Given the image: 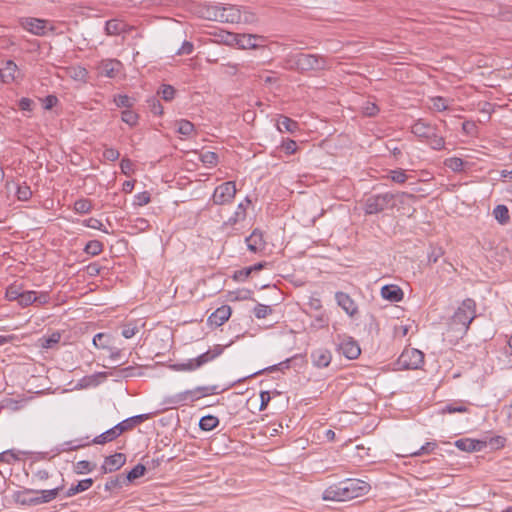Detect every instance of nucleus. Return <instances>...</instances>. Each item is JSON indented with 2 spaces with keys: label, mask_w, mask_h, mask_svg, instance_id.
Masks as SVG:
<instances>
[{
  "label": "nucleus",
  "mask_w": 512,
  "mask_h": 512,
  "mask_svg": "<svg viewBox=\"0 0 512 512\" xmlns=\"http://www.w3.org/2000/svg\"><path fill=\"white\" fill-rule=\"evenodd\" d=\"M381 296L390 302H400L404 293L398 285L389 284L381 288Z\"/></svg>",
  "instance_id": "18"
},
{
  "label": "nucleus",
  "mask_w": 512,
  "mask_h": 512,
  "mask_svg": "<svg viewBox=\"0 0 512 512\" xmlns=\"http://www.w3.org/2000/svg\"><path fill=\"white\" fill-rule=\"evenodd\" d=\"M157 94L160 95L163 100L169 102V101H172L174 99L175 94H176V90L171 85L163 84L159 88Z\"/></svg>",
  "instance_id": "39"
},
{
  "label": "nucleus",
  "mask_w": 512,
  "mask_h": 512,
  "mask_svg": "<svg viewBox=\"0 0 512 512\" xmlns=\"http://www.w3.org/2000/svg\"><path fill=\"white\" fill-rule=\"evenodd\" d=\"M126 462V456L123 453H115L105 458L102 465L103 473H110L120 469Z\"/></svg>",
  "instance_id": "14"
},
{
  "label": "nucleus",
  "mask_w": 512,
  "mask_h": 512,
  "mask_svg": "<svg viewBox=\"0 0 512 512\" xmlns=\"http://www.w3.org/2000/svg\"><path fill=\"white\" fill-rule=\"evenodd\" d=\"M277 129L280 132L295 133L299 129V125L295 120L287 116H280L277 120Z\"/></svg>",
  "instance_id": "26"
},
{
  "label": "nucleus",
  "mask_w": 512,
  "mask_h": 512,
  "mask_svg": "<svg viewBox=\"0 0 512 512\" xmlns=\"http://www.w3.org/2000/svg\"><path fill=\"white\" fill-rule=\"evenodd\" d=\"M256 21V14L246 8L241 10L234 5H219L218 22L231 24H253Z\"/></svg>",
  "instance_id": "2"
},
{
  "label": "nucleus",
  "mask_w": 512,
  "mask_h": 512,
  "mask_svg": "<svg viewBox=\"0 0 512 512\" xmlns=\"http://www.w3.org/2000/svg\"><path fill=\"white\" fill-rule=\"evenodd\" d=\"M444 164L454 172L462 171L464 167V161L459 157L448 158L445 160Z\"/></svg>",
  "instance_id": "43"
},
{
  "label": "nucleus",
  "mask_w": 512,
  "mask_h": 512,
  "mask_svg": "<svg viewBox=\"0 0 512 512\" xmlns=\"http://www.w3.org/2000/svg\"><path fill=\"white\" fill-rule=\"evenodd\" d=\"M119 156V151L112 147H106L103 151V158L111 162L116 161L119 158Z\"/></svg>",
  "instance_id": "60"
},
{
  "label": "nucleus",
  "mask_w": 512,
  "mask_h": 512,
  "mask_svg": "<svg viewBox=\"0 0 512 512\" xmlns=\"http://www.w3.org/2000/svg\"><path fill=\"white\" fill-rule=\"evenodd\" d=\"M272 308L264 304H257L254 307L253 313L256 318L263 319L272 313Z\"/></svg>",
  "instance_id": "48"
},
{
  "label": "nucleus",
  "mask_w": 512,
  "mask_h": 512,
  "mask_svg": "<svg viewBox=\"0 0 512 512\" xmlns=\"http://www.w3.org/2000/svg\"><path fill=\"white\" fill-rule=\"evenodd\" d=\"M216 388V386H198L192 390L196 396V399L199 400L202 397L215 394Z\"/></svg>",
  "instance_id": "45"
},
{
  "label": "nucleus",
  "mask_w": 512,
  "mask_h": 512,
  "mask_svg": "<svg viewBox=\"0 0 512 512\" xmlns=\"http://www.w3.org/2000/svg\"><path fill=\"white\" fill-rule=\"evenodd\" d=\"M84 251L91 256H97L103 251V244L98 240H91L86 244Z\"/></svg>",
  "instance_id": "40"
},
{
  "label": "nucleus",
  "mask_w": 512,
  "mask_h": 512,
  "mask_svg": "<svg viewBox=\"0 0 512 512\" xmlns=\"http://www.w3.org/2000/svg\"><path fill=\"white\" fill-rule=\"evenodd\" d=\"M237 189L234 181H227L218 185L213 192L212 202L215 205H226L233 201Z\"/></svg>",
  "instance_id": "7"
},
{
  "label": "nucleus",
  "mask_w": 512,
  "mask_h": 512,
  "mask_svg": "<svg viewBox=\"0 0 512 512\" xmlns=\"http://www.w3.org/2000/svg\"><path fill=\"white\" fill-rule=\"evenodd\" d=\"M22 292L16 286H9L6 291V296L10 301H18Z\"/></svg>",
  "instance_id": "64"
},
{
  "label": "nucleus",
  "mask_w": 512,
  "mask_h": 512,
  "mask_svg": "<svg viewBox=\"0 0 512 512\" xmlns=\"http://www.w3.org/2000/svg\"><path fill=\"white\" fill-rule=\"evenodd\" d=\"M115 426L120 435L124 432L132 430L135 427L134 424L132 423L131 417L121 421L120 423L116 424Z\"/></svg>",
  "instance_id": "57"
},
{
  "label": "nucleus",
  "mask_w": 512,
  "mask_h": 512,
  "mask_svg": "<svg viewBox=\"0 0 512 512\" xmlns=\"http://www.w3.org/2000/svg\"><path fill=\"white\" fill-rule=\"evenodd\" d=\"M251 204V201L248 197L245 198L244 202L238 204L237 209L233 216H231L228 220L229 224H236L239 221H242L246 218V210L247 207Z\"/></svg>",
  "instance_id": "27"
},
{
  "label": "nucleus",
  "mask_w": 512,
  "mask_h": 512,
  "mask_svg": "<svg viewBox=\"0 0 512 512\" xmlns=\"http://www.w3.org/2000/svg\"><path fill=\"white\" fill-rule=\"evenodd\" d=\"M433 127L434 125L419 119L411 126V132L419 139H423L424 136H427L428 132L431 133Z\"/></svg>",
  "instance_id": "24"
},
{
  "label": "nucleus",
  "mask_w": 512,
  "mask_h": 512,
  "mask_svg": "<svg viewBox=\"0 0 512 512\" xmlns=\"http://www.w3.org/2000/svg\"><path fill=\"white\" fill-rule=\"evenodd\" d=\"M38 491L33 489H24L16 494V500L22 505L36 506L39 505L37 494Z\"/></svg>",
  "instance_id": "21"
},
{
  "label": "nucleus",
  "mask_w": 512,
  "mask_h": 512,
  "mask_svg": "<svg viewBox=\"0 0 512 512\" xmlns=\"http://www.w3.org/2000/svg\"><path fill=\"white\" fill-rule=\"evenodd\" d=\"M335 299L337 304L345 311L350 317L355 316L358 313V306L356 302L344 292H336Z\"/></svg>",
  "instance_id": "10"
},
{
  "label": "nucleus",
  "mask_w": 512,
  "mask_h": 512,
  "mask_svg": "<svg viewBox=\"0 0 512 512\" xmlns=\"http://www.w3.org/2000/svg\"><path fill=\"white\" fill-rule=\"evenodd\" d=\"M475 317L476 302L472 298H466L454 312L451 321L453 325H459L460 329L466 333Z\"/></svg>",
  "instance_id": "3"
},
{
  "label": "nucleus",
  "mask_w": 512,
  "mask_h": 512,
  "mask_svg": "<svg viewBox=\"0 0 512 512\" xmlns=\"http://www.w3.org/2000/svg\"><path fill=\"white\" fill-rule=\"evenodd\" d=\"M35 300H36V292L35 291H23L17 302L21 307H27L31 304H34Z\"/></svg>",
  "instance_id": "41"
},
{
  "label": "nucleus",
  "mask_w": 512,
  "mask_h": 512,
  "mask_svg": "<svg viewBox=\"0 0 512 512\" xmlns=\"http://www.w3.org/2000/svg\"><path fill=\"white\" fill-rule=\"evenodd\" d=\"M371 486L364 480L345 479L327 487L322 495L325 501H349L369 493Z\"/></svg>",
  "instance_id": "1"
},
{
  "label": "nucleus",
  "mask_w": 512,
  "mask_h": 512,
  "mask_svg": "<svg viewBox=\"0 0 512 512\" xmlns=\"http://www.w3.org/2000/svg\"><path fill=\"white\" fill-rule=\"evenodd\" d=\"M493 215L501 225H505L509 222V210L505 205H497L493 210Z\"/></svg>",
  "instance_id": "32"
},
{
  "label": "nucleus",
  "mask_w": 512,
  "mask_h": 512,
  "mask_svg": "<svg viewBox=\"0 0 512 512\" xmlns=\"http://www.w3.org/2000/svg\"><path fill=\"white\" fill-rule=\"evenodd\" d=\"M63 488H64V485L61 484L53 489L38 491V493H36V494H37L39 505L44 504V503H49L52 500H54L58 496L59 492L63 490Z\"/></svg>",
  "instance_id": "25"
},
{
  "label": "nucleus",
  "mask_w": 512,
  "mask_h": 512,
  "mask_svg": "<svg viewBox=\"0 0 512 512\" xmlns=\"http://www.w3.org/2000/svg\"><path fill=\"white\" fill-rule=\"evenodd\" d=\"M455 446L461 451L478 452L487 446V442L471 438H462L455 441Z\"/></svg>",
  "instance_id": "12"
},
{
  "label": "nucleus",
  "mask_w": 512,
  "mask_h": 512,
  "mask_svg": "<svg viewBox=\"0 0 512 512\" xmlns=\"http://www.w3.org/2000/svg\"><path fill=\"white\" fill-rule=\"evenodd\" d=\"M307 305L311 310L322 312L321 310L323 306L322 301L319 297H316L314 295L310 296Z\"/></svg>",
  "instance_id": "62"
},
{
  "label": "nucleus",
  "mask_w": 512,
  "mask_h": 512,
  "mask_svg": "<svg viewBox=\"0 0 512 512\" xmlns=\"http://www.w3.org/2000/svg\"><path fill=\"white\" fill-rule=\"evenodd\" d=\"M264 46L263 36L257 34V36H240L238 40L239 49H256Z\"/></svg>",
  "instance_id": "19"
},
{
  "label": "nucleus",
  "mask_w": 512,
  "mask_h": 512,
  "mask_svg": "<svg viewBox=\"0 0 512 512\" xmlns=\"http://www.w3.org/2000/svg\"><path fill=\"white\" fill-rule=\"evenodd\" d=\"M214 36L217 37L218 42L237 47L240 36H257V34H214Z\"/></svg>",
  "instance_id": "30"
},
{
  "label": "nucleus",
  "mask_w": 512,
  "mask_h": 512,
  "mask_svg": "<svg viewBox=\"0 0 512 512\" xmlns=\"http://www.w3.org/2000/svg\"><path fill=\"white\" fill-rule=\"evenodd\" d=\"M95 466V464H92L87 460H81L75 464L74 471L76 474L90 473L94 470Z\"/></svg>",
  "instance_id": "42"
},
{
  "label": "nucleus",
  "mask_w": 512,
  "mask_h": 512,
  "mask_svg": "<svg viewBox=\"0 0 512 512\" xmlns=\"http://www.w3.org/2000/svg\"><path fill=\"white\" fill-rule=\"evenodd\" d=\"M194 13L202 19L218 21L219 4L199 3L194 7Z\"/></svg>",
  "instance_id": "9"
},
{
  "label": "nucleus",
  "mask_w": 512,
  "mask_h": 512,
  "mask_svg": "<svg viewBox=\"0 0 512 512\" xmlns=\"http://www.w3.org/2000/svg\"><path fill=\"white\" fill-rule=\"evenodd\" d=\"M428 146L436 151L443 150L445 148V138L438 133L431 141H429Z\"/></svg>",
  "instance_id": "50"
},
{
  "label": "nucleus",
  "mask_w": 512,
  "mask_h": 512,
  "mask_svg": "<svg viewBox=\"0 0 512 512\" xmlns=\"http://www.w3.org/2000/svg\"><path fill=\"white\" fill-rule=\"evenodd\" d=\"M301 70H312L319 67V60L311 54H299L296 61Z\"/></svg>",
  "instance_id": "22"
},
{
  "label": "nucleus",
  "mask_w": 512,
  "mask_h": 512,
  "mask_svg": "<svg viewBox=\"0 0 512 512\" xmlns=\"http://www.w3.org/2000/svg\"><path fill=\"white\" fill-rule=\"evenodd\" d=\"M219 424V419L214 415L203 416L199 421V427L203 431H211Z\"/></svg>",
  "instance_id": "31"
},
{
  "label": "nucleus",
  "mask_w": 512,
  "mask_h": 512,
  "mask_svg": "<svg viewBox=\"0 0 512 512\" xmlns=\"http://www.w3.org/2000/svg\"><path fill=\"white\" fill-rule=\"evenodd\" d=\"M108 338H109L108 335L105 333H97L93 337V344L97 348L105 349V348H107Z\"/></svg>",
  "instance_id": "53"
},
{
  "label": "nucleus",
  "mask_w": 512,
  "mask_h": 512,
  "mask_svg": "<svg viewBox=\"0 0 512 512\" xmlns=\"http://www.w3.org/2000/svg\"><path fill=\"white\" fill-rule=\"evenodd\" d=\"M339 351L348 359H356L360 353L358 343L351 337H345L339 344Z\"/></svg>",
  "instance_id": "11"
},
{
  "label": "nucleus",
  "mask_w": 512,
  "mask_h": 512,
  "mask_svg": "<svg viewBox=\"0 0 512 512\" xmlns=\"http://www.w3.org/2000/svg\"><path fill=\"white\" fill-rule=\"evenodd\" d=\"M21 27L27 32H53L54 30L59 29L56 27L51 21L38 19V18H23L20 20Z\"/></svg>",
  "instance_id": "8"
},
{
  "label": "nucleus",
  "mask_w": 512,
  "mask_h": 512,
  "mask_svg": "<svg viewBox=\"0 0 512 512\" xmlns=\"http://www.w3.org/2000/svg\"><path fill=\"white\" fill-rule=\"evenodd\" d=\"M223 352V347L221 345H215L211 350H208L196 358L189 359L186 362L175 363L170 365V368L173 371H194L204 364L214 360L216 357L221 355Z\"/></svg>",
  "instance_id": "4"
},
{
  "label": "nucleus",
  "mask_w": 512,
  "mask_h": 512,
  "mask_svg": "<svg viewBox=\"0 0 512 512\" xmlns=\"http://www.w3.org/2000/svg\"><path fill=\"white\" fill-rule=\"evenodd\" d=\"M194 124L186 119L177 121V132L183 136H191L194 132Z\"/></svg>",
  "instance_id": "34"
},
{
  "label": "nucleus",
  "mask_w": 512,
  "mask_h": 512,
  "mask_svg": "<svg viewBox=\"0 0 512 512\" xmlns=\"http://www.w3.org/2000/svg\"><path fill=\"white\" fill-rule=\"evenodd\" d=\"M145 471L146 468L144 465L137 464L126 475H124V478L126 479L127 483H130L135 479H138L139 477L143 476Z\"/></svg>",
  "instance_id": "37"
},
{
  "label": "nucleus",
  "mask_w": 512,
  "mask_h": 512,
  "mask_svg": "<svg viewBox=\"0 0 512 512\" xmlns=\"http://www.w3.org/2000/svg\"><path fill=\"white\" fill-rule=\"evenodd\" d=\"M443 413H464L467 411V407L458 404H448L443 408Z\"/></svg>",
  "instance_id": "61"
},
{
  "label": "nucleus",
  "mask_w": 512,
  "mask_h": 512,
  "mask_svg": "<svg viewBox=\"0 0 512 512\" xmlns=\"http://www.w3.org/2000/svg\"><path fill=\"white\" fill-rule=\"evenodd\" d=\"M69 75L74 80L85 82L88 72L85 68L80 67V66L71 67V68H69Z\"/></svg>",
  "instance_id": "44"
},
{
  "label": "nucleus",
  "mask_w": 512,
  "mask_h": 512,
  "mask_svg": "<svg viewBox=\"0 0 512 512\" xmlns=\"http://www.w3.org/2000/svg\"><path fill=\"white\" fill-rule=\"evenodd\" d=\"M363 114L368 117H373L378 114L379 108L375 103L367 102L362 107Z\"/></svg>",
  "instance_id": "59"
},
{
  "label": "nucleus",
  "mask_w": 512,
  "mask_h": 512,
  "mask_svg": "<svg viewBox=\"0 0 512 512\" xmlns=\"http://www.w3.org/2000/svg\"><path fill=\"white\" fill-rule=\"evenodd\" d=\"M93 479L87 478L81 480L75 486H71L65 493V497H72L78 493L88 490L93 485Z\"/></svg>",
  "instance_id": "28"
},
{
  "label": "nucleus",
  "mask_w": 512,
  "mask_h": 512,
  "mask_svg": "<svg viewBox=\"0 0 512 512\" xmlns=\"http://www.w3.org/2000/svg\"><path fill=\"white\" fill-rule=\"evenodd\" d=\"M60 338H61L60 333H58V332L53 333L51 336L44 339L42 346L44 348H52L53 345L57 344L60 341Z\"/></svg>",
  "instance_id": "63"
},
{
  "label": "nucleus",
  "mask_w": 512,
  "mask_h": 512,
  "mask_svg": "<svg viewBox=\"0 0 512 512\" xmlns=\"http://www.w3.org/2000/svg\"><path fill=\"white\" fill-rule=\"evenodd\" d=\"M311 359L314 366L325 368L330 364L332 356L326 349H316L311 353Z\"/></svg>",
  "instance_id": "20"
},
{
  "label": "nucleus",
  "mask_w": 512,
  "mask_h": 512,
  "mask_svg": "<svg viewBox=\"0 0 512 512\" xmlns=\"http://www.w3.org/2000/svg\"><path fill=\"white\" fill-rule=\"evenodd\" d=\"M148 104H149L150 111L154 115L160 116L163 114V106L161 105L159 100H157L156 98H151L148 100Z\"/></svg>",
  "instance_id": "58"
},
{
  "label": "nucleus",
  "mask_w": 512,
  "mask_h": 512,
  "mask_svg": "<svg viewBox=\"0 0 512 512\" xmlns=\"http://www.w3.org/2000/svg\"><path fill=\"white\" fill-rule=\"evenodd\" d=\"M432 108L436 111H444L448 108L447 100L443 97L437 96L431 99Z\"/></svg>",
  "instance_id": "52"
},
{
  "label": "nucleus",
  "mask_w": 512,
  "mask_h": 512,
  "mask_svg": "<svg viewBox=\"0 0 512 512\" xmlns=\"http://www.w3.org/2000/svg\"><path fill=\"white\" fill-rule=\"evenodd\" d=\"M17 199L20 201H27L32 196V191L30 186H28L26 183H23L21 185H18L17 191H16Z\"/></svg>",
  "instance_id": "46"
},
{
  "label": "nucleus",
  "mask_w": 512,
  "mask_h": 512,
  "mask_svg": "<svg viewBox=\"0 0 512 512\" xmlns=\"http://www.w3.org/2000/svg\"><path fill=\"white\" fill-rule=\"evenodd\" d=\"M197 401L193 390H186L175 395L169 396L166 399V403L174 407L186 405L188 402Z\"/></svg>",
  "instance_id": "16"
},
{
  "label": "nucleus",
  "mask_w": 512,
  "mask_h": 512,
  "mask_svg": "<svg viewBox=\"0 0 512 512\" xmlns=\"http://www.w3.org/2000/svg\"><path fill=\"white\" fill-rule=\"evenodd\" d=\"M121 119L129 126H135L138 122V115L132 110H124L122 112Z\"/></svg>",
  "instance_id": "49"
},
{
  "label": "nucleus",
  "mask_w": 512,
  "mask_h": 512,
  "mask_svg": "<svg viewBox=\"0 0 512 512\" xmlns=\"http://www.w3.org/2000/svg\"><path fill=\"white\" fill-rule=\"evenodd\" d=\"M150 193L148 191H143L134 196V205L136 206H145L150 202Z\"/></svg>",
  "instance_id": "51"
},
{
  "label": "nucleus",
  "mask_w": 512,
  "mask_h": 512,
  "mask_svg": "<svg viewBox=\"0 0 512 512\" xmlns=\"http://www.w3.org/2000/svg\"><path fill=\"white\" fill-rule=\"evenodd\" d=\"M424 363V354L415 348L405 349L397 360L400 369L416 370Z\"/></svg>",
  "instance_id": "6"
},
{
  "label": "nucleus",
  "mask_w": 512,
  "mask_h": 512,
  "mask_svg": "<svg viewBox=\"0 0 512 512\" xmlns=\"http://www.w3.org/2000/svg\"><path fill=\"white\" fill-rule=\"evenodd\" d=\"M231 316V308L228 305H222L217 308L209 317L208 322L210 325L219 327L223 325Z\"/></svg>",
  "instance_id": "15"
},
{
  "label": "nucleus",
  "mask_w": 512,
  "mask_h": 512,
  "mask_svg": "<svg viewBox=\"0 0 512 512\" xmlns=\"http://www.w3.org/2000/svg\"><path fill=\"white\" fill-rule=\"evenodd\" d=\"M122 68V63L118 60H103L99 67V74L108 78H115Z\"/></svg>",
  "instance_id": "13"
},
{
  "label": "nucleus",
  "mask_w": 512,
  "mask_h": 512,
  "mask_svg": "<svg viewBox=\"0 0 512 512\" xmlns=\"http://www.w3.org/2000/svg\"><path fill=\"white\" fill-rule=\"evenodd\" d=\"M437 444L435 442H427L423 446L420 447L419 450L415 452H411V456H421L424 454H428L432 452L436 448Z\"/></svg>",
  "instance_id": "55"
},
{
  "label": "nucleus",
  "mask_w": 512,
  "mask_h": 512,
  "mask_svg": "<svg viewBox=\"0 0 512 512\" xmlns=\"http://www.w3.org/2000/svg\"><path fill=\"white\" fill-rule=\"evenodd\" d=\"M390 178L393 182L402 184L407 180V175L404 170L397 169L390 172Z\"/></svg>",
  "instance_id": "54"
},
{
  "label": "nucleus",
  "mask_w": 512,
  "mask_h": 512,
  "mask_svg": "<svg viewBox=\"0 0 512 512\" xmlns=\"http://www.w3.org/2000/svg\"><path fill=\"white\" fill-rule=\"evenodd\" d=\"M16 72H17V65L13 61L8 60L5 63V66L0 69L1 80L4 83L13 82L16 78Z\"/></svg>",
  "instance_id": "23"
},
{
  "label": "nucleus",
  "mask_w": 512,
  "mask_h": 512,
  "mask_svg": "<svg viewBox=\"0 0 512 512\" xmlns=\"http://www.w3.org/2000/svg\"><path fill=\"white\" fill-rule=\"evenodd\" d=\"M90 442L81 443V440L64 442L60 448H56V453L59 454L64 451H74L89 445Z\"/></svg>",
  "instance_id": "35"
},
{
  "label": "nucleus",
  "mask_w": 512,
  "mask_h": 512,
  "mask_svg": "<svg viewBox=\"0 0 512 512\" xmlns=\"http://www.w3.org/2000/svg\"><path fill=\"white\" fill-rule=\"evenodd\" d=\"M84 225L86 227H88V228H91V229L101 230V231H103V232H105L107 234L109 233L108 230L103 228L102 222L99 219H96V218H93V217H91L89 219H86L84 221Z\"/></svg>",
  "instance_id": "56"
},
{
  "label": "nucleus",
  "mask_w": 512,
  "mask_h": 512,
  "mask_svg": "<svg viewBox=\"0 0 512 512\" xmlns=\"http://www.w3.org/2000/svg\"><path fill=\"white\" fill-rule=\"evenodd\" d=\"M245 242L248 250L253 253L260 252L265 248L263 234L258 229H255L248 237H246Z\"/></svg>",
  "instance_id": "17"
},
{
  "label": "nucleus",
  "mask_w": 512,
  "mask_h": 512,
  "mask_svg": "<svg viewBox=\"0 0 512 512\" xmlns=\"http://www.w3.org/2000/svg\"><path fill=\"white\" fill-rule=\"evenodd\" d=\"M328 325L329 317L325 312H320L319 314L315 315L311 322V327L316 330L326 328Z\"/></svg>",
  "instance_id": "36"
},
{
  "label": "nucleus",
  "mask_w": 512,
  "mask_h": 512,
  "mask_svg": "<svg viewBox=\"0 0 512 512\" xmlns=\"http://www.w3.org/2000/svg\"><path fill=\"white\" fill-rule=\"evenodd\" d=\"M73 208L76 213L87 214L92 210L93 206L91 200L81 198L75 201Z\"/></svg>",
  "instance_id": "33"
},
{
  "label": "nucleus",
  "mask_w": 512,
  "mask_h": 512,
  "mask_svg": "<svg viewBox=\"0 0 512 512\" xmlns=\"http://www.w3.org/2000/svg\"><path fill=\"white\" fill-rule=\"evenodd\" d=\"M395 198L396 194L391 192L371 195L365 201L364 211L367 215H373L392 209L395 206Z\"/></svg>",
  "instance_id": "5"
},
{
  "label": "nucleus",
  "mask_w": 512,
  "mask_h": 512,
  "mask_svg": "<svg viewBox=\"0 0 512 512\" xmlns=\"http://www.w3.org/2000/svg\"><path fill=\"white\" fill-rule=\"evenodd\" d=\"M200 160L208 166H215L218 162V156L215 152L205 151L200 154Z\"/></svg>",
  "instance_id": "47"
},
{
  "label": "nucleus",
  "mask_w": 512,
  "mask_h": 512,
  "mask_svg": "<svg viewBox=\"0 0 512 512\" xmlns=\"http://www.w3.org/2000/svg\"><path fill=\"white\" fill-rule=\"evenodd\" d=\"M127 484L128 483H127L126 479L124 478V474H120V475L116 476L115 478H110L105 483V490L111 491L115 488H121Z\"/></svg>",
  "instance_id": "38"
},
{
  "label": "nucleus",
  "mask_w": 512,
  "mask_h": 512,
  "mask_svg": "<svg viewBox=\"0 0 512 512\" xmlns=\"http://www.w3.org/2000/svg\"><path fill=\"white\" fill-rule=\"evenodd\" d=\"M129 30L128 24L122 20L112 19L105 23V32H129Z\"/></svg>",
  "instance_id": "29"
}]
</instances>
